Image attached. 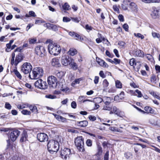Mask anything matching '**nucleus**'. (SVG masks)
Segmentation results:
<instances>
[{
    "instance_id": "obj_59",
    "label": "nucleus",
    "mask_w": 160,
    "mask_h": 160,
    "mask_svg": "<svg viewBox=\"0 0 160 160\" xmlns=\"http://www.w3.org/2000/svg\"><path fill=\"white\" fill-rule=\"evenodd\" d=\"M29 15L31 17H35L36 15L35 13L33 11H31L29 12Z\"/></svg>"
},
{
    "instance_id": "obj_63",
    "label": "nucleus",
    "mask_w": 160,
    "mask_h": 160,
    "mask_svg": "<svg viewBox=\"0 0 160 160\" xmlns=\"http://www.w3.org/2000/svg\"><path fill=\"white\" fill-rule=\"evenodd\" d=\"M118 44L122 47H124L125 46V43L123 41H120L118 42Z\"/></svg>"
},
{
    "instance_id": "obj_49",
    "label": "nucleus",
    "mask_w": 160,
    "mask_h": 160,
    "mask_svg": "<svg viewBox=\"0 0 160 160\" xmlns=\"http://www.w3.org/2000/svg\"><path fill=\"white\" fill-rule=\"evenodd\" d=\"M109 158V151H108L105 153L104 157V160H108Z\"/></svg>"
},
{
    "instance_id": "obj_45",
    "label": "nucleus",
    "mask_w": 160,
    "mask_h": 160,
    "mask_svg": "<svg viewBox=\"0 0 160 160\" xmlns=\"http://www.w3.org/2000/svg\"><path fill=\"white\" fill-rule=\"evenodd\" d=\"M137 93L138 95H137V96L138 98H141L142 96V93L141 92L138 90V89H136L135 90V93Z\"/></svg>"
},
{
    "instance_id": "obj_51",
    "label": "nucleus",
    "mask_w": 160,
    "mask_h": 160,
    "mask_svg": "<svg viewBox=\"0 0 160 160\" xmlns=\"http://www.w3.org/2000/svg\"><path fill=\"white\" fill-rule=\"evenodd\" d=\"M15 56V54L14 52H13L12 54V58L11 60V64L13 65L14 64V59Z\"/></svg>"
},
{
    "instance_id": "obj_31",
    "label": "nucleus",
    "mask_w": 160,
    "mask_h": 160,
    "mask_svg": "<svg viewBox=\"0 0 160 160\" xmlns=\"http://www.w3.org/2000/svg\"><path fill=\"white\" fill-rule=\"evenodd\" d=\"M82 80L81 78H79L75 79L71 83V86L72 87H75L76 84H79L80 82Z\"/></svg>"
},
{
    "instance_id": "obj_22",
    "label": "nucleus",
    "mask_w": 160,
    "mask_h": 160,
    "mask_svg": "<svg viewBox=\"0 0 160 160\" xmlns=\"http://www.w3.org/2000/svg\"><path fill=\"white\" fill-rule=\"evenodd\" d=\"M76 124L78 126L84 127L87 126L88 124V122L86 120H84L80 122H77Z\"/></svg>"
},
{
    "instance_id": "obj_14",
    "label": "nucleus",
    "mask_w": 160,
    "mask_h": 160,
    "mask_svg": "<svg viewBox=\"0 0 160 160\" xmlns=\"http://www.w3.org/2000/svg\"><path fill=\"white\" fill-rule=\"evenodd\" d=\"M69 34L70 36L75 38L76 39L78 40L79 39L81 41L83 40V38L81 37L78 34L73 32H70Z\"/></svg>"
},
{
    "instance_id": "obj_21",
    "label": "nucleus",
    "mask_w": 160,
    "mask_h": 160,
    "mask_svg": "<svg viewBox=\"0 0 160 160\" xmlns=\"http://www.w3.org/2000/svg\"><path fill=\"white\" fill-rule=\"evenodd\" d=\"M97 153L96 154V155L98 156H100L103 150L101 146L99 144H97Z\"/></svg>"
},
{
    "instance_id": "obj_57",
    "label": "nucleus",
    "mask_w": 160,
    "mask_h": 160,
    "mask_svg": "<svg viewBox=\"0 0 160 160\" xmlns=\"http://www.w3.org/2000/svg\"><path fill=\"white\" fill-rule=\"evenodd\" d=\"M121 60L120 59L116 58H115L113 59L114 63H115V64H119Z\"/></svg>"
},
{
    "instance_id": "obj_52",
    "label": "nucleus",
    "mask_w": 160,
    "mask_h": 160,
    "mask_svg": "<svg viewBox=\"0 0 160 160\" xmlns=\"http://www.w3.org/2000/svg\"><path fill=\"white\" fill-rule=\"evenodd\" d=\"M5 108L7 109L10 110L11 109L12 106L8 102H7L5 104Z\"/></svg>"
},
{
    "instance_id": "obj_2",
    "label": "nucleus",
    "mask_w": 160,
    "mask_h": 160,
    "mask_svg": "<svg viewBox=\"0 0 160 160\" xmlns=\"http://www.w3.org/2000/svg\"><path fill=\"white\" fill-rule=\"evenodd\" d=\"M47 147L49 152L50 153L57 152L59 149V143L57 141L51 140L48 142Z\"/></svg>"
},
{
    "instance_id": "obj_34",
    "label": "nucleus",
    "mask_w": 160,
    "mask_h": 160,
    "mask_svg": "<svg viewBox=\"0 0 160 160\" xmlns=\"http://www.w3.org/2000/svg\"><path fill=\"white\" fill-rule=\"evenodd\" d=\"M48 87V85L47 82L45 81H43L41 84V86L40 87V89H45Z\"/></svg>"
},
{
    "instance_id": "obj_17",
    "label": "nucleus",
    "mask_w": 160,
    "mask_h": 160,
    "mask_svg": "<svg viewBox=\"0 0 160 160\" xmlns=\"http://www.w3.org/2000/svg\"><path fill=\"white\" fill-rule=\"evenodd\" d=\"M22 59V55L20 53H19L18 55L16 56L14 64L15 66H17L18 64L21 61Z\"/></svg>"
},
{
    "instance_id": "obj_5",
    "label": "nucleus",
    "mask_w": 160,
    "mask_h": 160,
    "mask_svg": "<svg viewBox=\"0 0 160 160\" xmlns=\"http://www.w3.org/2000/svg\"><path fill=\"white\" fill-rule=\"evenodd\" d=\"M35 53L40 57H44L46 55L45 49L44 47L38 45L35 48Z\"/></svg>"
},
{
    "instance_id": "obj_61",
    "label": "nucleus",
    "mask_w": 160,
    "mask_h": 160,
    "mask_svg": "<svg viewBox=\"0 0 160 160\" xmlns=\"http://www.w3.org/2000/svg\"><path fill=\"white\" fill-rule=\"evenodd\" d=\"M86 98V97L84 96H81L79 97L78 98V100L80 102H81L82 101L83 102V101L84 100V99Z\"/></svg>"
},
{
    "instance_id": "obj_35",
    "label": "nucleus",
    "mask_w": 160,
    "mask_h": 160,
    "mask_svg": "<svg viewBox=\"0 0 160 160\" xmlns=\"http://www.w3.org/2000/svg\"><path fill=\"white\" fill-rule=\"evenodd\" d=\"M94 102L97 103H100L103 101V98L100 97H97L94 98Z\"/></svg>"
},
{
    "instance_id": "obj_30",
    "label": "nucleus",
    "mask_w": 160,
    "mask_h": 160,
    "mask_svg": "<svg viewBox=\"0 0 160 160\" xmlns=\"http://www.w3.org/2000/svg\"><path fill=\"white\" fill-rule=\"evenodd\" d=\"M68 54L71 56H74L77 53V51L74 48H71L68 52Z\"/></svg>"
},
{
    "instance_id": "obj_38",
    "label": "nucleus",
    "mask_w": 160,
    "mask_h": 160,
    "mask_svg": "<svg viewBox=\"0 0 160 160\" xmlns=\"http://www.w3.org/2000/svg\"><path fill=\"white\" fill-rule=\"evenodd\" d=\"M129 64L131 66H133L134 67V65H136V62H135V59L134 58H132L130 59L129 61Z\"/></svg>"
},
{
    "instance_id": "obj_53",
    "label": "nucleus",
    "mask_w": 160,
    "mask_h": 160,
    "mask_svg": "<svg viewBox=\"0 0 160 160\" xmlns=\"http://www.w3.org/2000/svg\"><path fill=\"white\" fill-rule=\"evenodd\" d=\"M88 118L90 121H94L96 120V117L92 115L89 116Z\"/></svg>"
},
{
    "instance_id": "obj_42",
    "label": "nucleus",
    "mask_w": 160,
    "mask_h": 160,
    "mask_svg": "<svg viewBox=\"0 0 160 160\" xmlns=\"http://www.w3.org/2000/svg\"><path fill=\"white\" fill-rule=\"evenodd\" d=\"M22 113L25 115H29L31 113V112L27 110H23L21 111Z\"/></svg>"
},
{
    "instance_id": "obj_43",
    "label": "nucleus",
    "mask_w": 160,
    "mask_h": 160,
    "mask_svg": "<svg viewBox=\"0 0 160 160\" xmlns=\"http://www.w3.org/2000/svg\"><path fill=\"white\" fill-rule=\"evenodd\" d=\"M52 29V30L54 31H56L58 30V27L57 26L53 24H51L50 27L49 29Z\"/></svg>"
},
{
    "instance_id": "obj_25",
    "label": "nucleus",
    "mask_w": 160,
    "mask_h": 160,
    "mask_svg": "<svg viewBox=\"0 0 160 160\" xmlns=\"http://www.w3.org/2000/svg\"><path fill=\"white\" fill-rule=\"evenodd\" d=\"M104 104L106 105H109L111 102V98L109 97H104L103 98V101Z\"/></svg>"
},
{
    "instance_id": "obj_11",
    "label": "nucleus",
    "mask_w": 160,
    "mask_h": 160,
    "mask_svg": "<svg viewBox=\"0 0 160 160\" xmlns=\"http://www.w3.org/2000/svg\"><path fill=\"white\" fill-rule=\"evenodd\" d=\"M37 138L40 142H43L47 140L48 137L44 133H40L38 134Z\"/></svg>"
},
{
    "instance_id": "obj_55",
    "label": "nucleus",
    "mask_w": 160,
    "mask_h": 160,
    "mask_svg": "<svg viewBox=\"0 0 160 160\" xmlns=\"http://www.w3.org/2000/svg\"><path fill=\"white\" fill-rule=\"evenodd\" d=\"M122 27L126 31H128L129 27L128 25L127 24H124L123 25Z\"/></svg>"
},
{
    "instance_id": "obj_9",
    "label": "nucleus",
    "mask_w": 160,
    "mask_h": 160,
    "mask_svg": "<svg viewBox=\"0 0 160 160\" xmlns=\"http://www.w3.org/2000/svg\"><path fill=\"white\" fill-rule=\"evenodd\" d=\"M20 134L19 131L15 129L11 132L10 133L9 138V139L12 142L15 141Z\"/></svg>"
},
{
    "instance_id": "obj_54",
    "label": "nucleus",
    "mask_w": 160,
    "mask_h": 160,
    "mask_svg": "<svg viewBox=\"0 0 160 160\" xmlns=\"http://www.w3.org/2000/svg\"><path fill=\"white\" fill-rule=\"evenodd\" d=\"M46 97L47 98L53 99L56 98V97L55 95H46Z\"/></svg>"
},
{
    "instance_id": "obj_4",
    "label": "nucleus",
    "mask_w": 160,
    "mask_h": 160,
    "mask_svg": "<svg viewBox=\"0 0 160 160\" xmlns=\"http://www.w3.org/2000/svg\"><path fill=\"white\" fill-rule=\"evenodd\" d=\"M74 142L75 146L79 151L83 152L85 151L83 146L84 139L82 137H78L75 138Z\"/></svg>"
},
{
    "instance_id": "obj_24",
    "label": "nucleus",
    "mask_w": 160,
    "mask_h": 160,
    "mask_svg": "<svg viewBox=\"0 0 160 160\" xmlns=\"http://www.w3.org/2000/svg\"><path fill=\"white\" fill-rule=\"evenodd\" d=\"M28 107L32 112L34 113H38L37 108L35 105H30L28 106Z\"/></svg>"
},
{
    "instance_id": "obj_29",
    "label": "nucleus",
    "mask_w": 160,
    "mask_h": 160,
    "mask_svg": "<svg viewBox=\"0 0 160 160\" xmlns=\"http://www.w3.org/2000/svg\"><path fill=\"white\" fill-rule=\"evenodd\" d=\"M144 110L148 113H152L153 112V110L152 108L148 106L145 107L144 108Z\"/></svg>"
},
{
    "instance_id": "obj_7",
    "label": "nucleus",
    "mask_w": 160,
    "mask_h": 160,
    "mask_svg": "<svg viewBox=\"0 0 160 160\" xmlns=\"http://www.w3.org/2000/svg\"><path fill=\"white\" fill-rule=\"evenodd\" d=\"M21 71L25 74L29 73L32 69V66L29 63L25 62L21 66Z\"/></svg>"
},
{
    "instance_id": "obj_46",
    "label": "nucleus",
    "mask_w": 160,
    "mask_h": 160,
    "mask_svg": "<svg viewBox=\"0 0 160 160\" xmlns=\"http://www.w3.org/2000/svg\"><path fill=\"white\" fill-rule=\"evenodd\" d=\"M45 22V21L43 20V19H41L39 20H36L35 24H39L42 23H43Z\"/></svg>"
},
{
    "instance_id": "obj_18",
    "label": "nucleus",
    "mask_w": 160,
    "mask_h": 160,
    "mask_svg": "<svg viewBox=\"0 0 160 160\" xmlns=\"http://www.w3.org/2000/svg\"><path fill=\"white\" fill-rule=\"evenodd\" d=\"M28 136L27 132L25 131H23L21 134V137L20 140L21 142H23L27 140Z\"/></svg>"
},
{
    "instance_id": "obj_8",
    "label": "nucleus",
    "mask_w": 160,
    "mask_h": 160,
    "mask_svg": "<svg viewBox=\"0 0 160 160\" xmlns=\"http://www.w3.org/2000/svg\"><path fill=\"white\" fill-rule=\"evenodd\" d=\"M60 154L62 158L68 159L71 155V151L69 148H64L60 151Z\"/></svg>"
},
{
    "instance_id": "obj_6",
    "label": "nucleus",
    "mask_w": 160,
    "mask_h": 160,
    "mask_svg": "<svg viewBox=\"0 0 160 160\" xmlns=\"http://www.w3.org/2000/svg\"><path fill=\"white\" fill-rule=\"evenodd\" d=\"M47 81L50 87L52 88H56L58 80L55 77L53 76H49L48 78Z\"/></svg>"
},
{
    "instance_id": "obj_44",
    "label": "nucleus",
    "mask_w": 160,
    "mask_h": 160,
    "mask_svg": "<svg viewBox=\"0 0 160 160\" xmlns=\"http://www.w3.org/2000/svg\"><path fill=\"white\" fill-rule=\"evenodd\" d=\"M86 144L88 146L91 147L92 145V141L90 139H88L86 141Z\"/></svg>"
},
{
    "instance_id": "obj_27",
    "label": "nucleus",
    "mask_w": 160,
    "mask_h": 160,
    "mask_svg": "<svg viewBox=\"0 0 160 160\" xmlns=\"http://www.w3.org/2000/svg\"><path fill=\"white\" fill-rule=\"evenodd\" d=\"M62 8L64 10L67 11L71 9V8L68 4L67 3H65L62 5Z\"/></svg>"
},
{
    "instance_id": "obj_33",
    "label": "nucleus",
    "mask_w": 160,
    "mask_h": 160,
    "mask_svg": "<svg viewBox=\"0 0 160 160\" xmlns=\"http://www.w3.org/2000/svg\"><path fill=\"white\" fill-rule=\"evenodd\" d=\"M13 72L16 76L19 79H21L22 76L20 72L17 69H14Z\"/></svg>"
},
{
    "instance_id": "obj_32",
    "label": "nucleus",
    "mask_w": 160,
    "mask_h": 160,
    "mask_svg": "<svg viewBox=\"0 0 160 160\" xmlns=\"http://www.w3.org/2000/svg\"><path fill=\"white\" fill-rule=\"evenodd\" d=\"M115 85L116 88H121L122 87V83L120 81L118 80L115 81Z\"/></svg>"
},
{
    "instance_id": "obj_3",
    "label": "nucleus",
    "mask_w": 160,
    "mask_h": 160,
    "mask_svg": "<svg viewBox=\"0 0 160 160\" xmlns=\"http://www.w3.org/2000/svg\"><path fill=\"white\" fill-rule=\"evenodd\" d=\"M43 75V70L39 67L34 68L31 73H30L29 77L31 79H37L39 78Z\"/></svg>"
},
{
    "instance_id": "obj_39",
    "label": "nucleus",
    "mask_w": 160,
    "mask_h": 160,
    "mask_svg": "<svg viewBox=\"0 0 160 160\" xmlns=\"http://www.w3.org/2000/svg\"><path fill=\"white\" fill-rule=\"evenodd\" d=\"M112 109V107L110 105V104L109 105H106L105 104L103 107V109L105 110H108L109 111L111 110Z\"/></svg>"
},
{
    "instance_id": "obj_20",
    "label": "nucleus",
    "mask_w": 160,
    "mask_h": 160,
    "mask_svg": "<svg viewBox=\"0 0 160 160\" xmlns=\"http://www.w3.org/2000/svg\"><path fill=\"white\" fill-rule=\"evenodd\" d=\"M133 54L136 56L142 57H143L144 56V53L143 51L140 50H137L134 51Z\"/></svg>"
},
{
    "instance_id": "obj_28",
    "label": "nucleus",
    "mask_w": 160,
    "mask_h": 160,
    "mask_svg": "<svg viewBox=\"0 0 160 160\" xmlns=\"http://www.w3.org/2000/svg\"><path fill=\"white\" fill-rule=\"evenodd\" d=\"M43 81L41 79H39L37 80L35 83V86L38 88H40L41 86V84Z\"/></svg>"
},
{
    "instance_id": "obj_12",
    "label": "nucleus",
    "mask_w": 160,
    "mask_h": 160,
    "mask_svg": "<svg viewBox=\"0 0 160 160\" xmlns=\"http://www.w3.org/2000/svg\"><path fill=\"white\" fill-rule=\"evenodd\" d=\"M129 8L132 11L137 13L138 11V8L136 4L133 2H131L129 4Z\"/></svg>"
},
{
    "instance_id": "obj_19",
    "label": "nucleus",
    "mask_w": 160,
    "mask_h": 160,
    "mask_svg": "<svg viewBox=\"0 0 160 160\" xmlns=\"http://www.w3.org/2000/svg\"><path fill=\"white\" fill-rule=\"evenodd\" d=\"M153 11L151 13V15L153 18H156L158 16V10L155 8H153Z\"/></svg>"
},
{
    "instance_id": "obj_23",
    "label": "nucleus",
    "mask_w": 160,
    "mask_h": 160,
    "mask_svg": "<svg viewBox=\"0 0 160 160\" xmlns=\"http://www.w3.org/2000/svg\"><path fill=\"white\" fill-rule=\"evenodd\" d=\"M71 61L69 65H70L71 68L72 69L74 70L77 69L78 68V66L77 64L74 62V59L72 58Z\"/></svg>"
},
{
    "instance_id": "obj_58",
    "label": "nucleus",
    "mask_w": 160,
    "mask_h": 160,
    "mask_svg": "<svg viewBox=\"0 0 160 160\" xmlns=\"http://www.w3.org/2000/svg\"><path fill=\"white\" fill-rule=\"evenodd\" d=\"M119 20L120 22H123L124 21V17L122 15L120 14L118 16Z\"/></svg>"
},
{
    "instance_id": "obj_47",
    "label": "nucleus",
    "mask_w": 160,
    "mask_h": 160,
    "mask_svg": "<svg viewBox=\"0 0 160 160\" xmlns=\"http://www.w3.org/2000/svg\"><path fill=\"white\" fill-rule=\"evenodd\" d=\"M150 93L151 95H152L154 98L158 99H160V97L158 95L154 92H150Z\"/></svg>"
},
{
    "instance_id": "obj_15",
    "label": "nucleus",
    "mask_w": 160,
    "mask_h": 160,
    "mask_svg": "<svg viewBox=\"0 0 160 160\" xmlns=\"http://www.w3.org/2000/svg\"><path fill=\"white\" fill-rule=\"evenodd\" d=\"M51 64L53 66L56 67H58L61 66L59 59L57 58H54L52 59Z\"/></svg>"
},
{
    "instance_id": "obj_41",
    "label": "nucleus",
    "mask_w": 160,
    "mask_h": 160,
    "mask_svg": "<svg viewBox=\"0 0 160 160\" xmlns=\"http://www.w3.org/2000/svg\"><path fill=\"white\" fill-rule=\"evenodd\" d=\"M133 34L135 37L141 38L142 39H143L144 38V36L140 33H134Z\"/></svg>"
},
{
    "instance_id": "obj_50",
    "label": "nucleus",
    "mask_w": 160,
    "mask_h": 160,
    "mask_svg": "<svg viewBox=\"0 0 160 160\" xmlns=\"http://www.w3.org/2000/svg\"><path fill=\"white\" fill-rule=\"evenodd\" d=\"M152 36L154 38H159L160 37V35L159 34L156 32H152Z\"/></svg>"
},
{
    "instance_id": "obj_64",
    "label": "nucleus",
    "mask_w": 160,
    "mask_h": 160,
    "mask_svg": "<svg viewBox=\"0 0 160 160\" xmlns=\"http://www.w3.org/2000/svg\"><path fill=\"white\" fill-rule=\"evenodd\" d=\"M99 75L102 78H104L105 77V75L103 71H101L100 72Z\"/></svg>"
},
{
    "instance_id": "obj_48",
    "label": "nucleus",
    "mask_w": 160,
    "mask_h": 160,
    "mask_svg": "<svg viewBox=\"0 0 160 160\" xmlns=\"http://www.w3.org/2000/svg\"><path fill=\"white\" fill-rule=\"evenodd\" d=\"M132 154L130 152H126L125 154V156L126 157V158L127 159L131 158L132 157Z\"/></svg>"
},
{
    "instance_id": "obj_16",
    "label": "nucleus",
    "mask_w": 160,
    "mask_h": 160,
    "mask_svg": "<svg viewBox=\"0 0 160 160\" xmlns=\"http://www.w3.org/2000/svg\"><path fill=\"white\" fill-rule=\"evenodd\" d=\"M96 61L101 66L104 68H107L108 67V64L103 60L99 58H97Z\"/></svg>"
},
{
    "instance_id": "obj_56",
    "label": "nucleus",
    "mask_w": 160,
    "mask_h": 160,
    "mask_svg": "<svg viewBox=\"0 0 160 160\" xmlns=\"http://www.w3.org/2000/svg\"><path fill=\"white\" fill-rule=\"evenodd\" d=\"M71 106L73 108L75 109L77 107V103L75 101H73L71 104Z\"/></svg>"
},
{
    "instance_id": "obj_1",
    "label": "nucleus",
    "mask_w": 160,
    "mask_h": 160,
    "mask_svg": "<svg viewBox=\"0 0 160 160\" xmlns=\"http://www.w3.org/2000/svg\"><path fill=\"white\" fill-rule=\"evenodd\" d=\"M49 53L55 56L58 55L61 52V48L56 43H50L48 46Z\"/></svg>"
},
{
    "instance_id": "obj_36",
    "label": "nucleus",
    "mask_w": 160,
    "mask_h": 160,
    "mask_svg": "<svg viewBox=\"0 0 160 160\" xmlns=\"http://www.w3.org/2000/svg\"><path fill=\"white\" fill-rule=\"evenodd\" d=\"M103 86L104 89H106L109 85V83L106 79H104L103 82Z\"/></svg>"
},
{
    "instance_id": "obj_40",
    "label": "nucleus",
    "mask_w": 160,
    "mask_h": 160,
    "mask_svg": "<svg viewBox=\"0 0 160 160\" xmlns=\"http://www.w3.org/2000/svg\"><path fill=\"white\" fill-rule=\"evenodd\" d=\"M146 57L147 59L151 62H152L153 60L152 56L150 54H147L146 55Z\"/></svg>"
},
{
    "instance_id": "obj_10",
    "label": "nucleus",
    "mask_w": 160,
    "mask_h": 160,
    "mask_svg": "<svg viewBox=\"0 0 160 160\" xmlns=\"http://www.w3.org/2000/svg\"><path fill=\"white\" fill-rule=\"evenodd\" d=\"M72 58L68 56H64L62 57L61 59L62 64L64 66H67L70 64Z\"/></svg>"
},
{
    "instance_id": "obj_37",
    "label": "nucleus",
    "mask_w": 160,
    "mask_h": 160,
    "mask_svg": "<svg viewBox=\"0 0 160 160\" xmlns=\"http://www.w3.org/2000/svg\"><path fill=\"white\" fill-rule=\"evenodd\" d=\"M28 41L29 44H34L36 42L37 39L36 38H30Z\"/></svg>"
},
{
    "instance_id": "obj_60",
    "label": "nucleus",
    "mask_w": 160,
    "mask_h": 160,
    "mask_svg": "<svg viewBox=\"0 0 160 160\" xmlns=\"http://www.w3.org/2000/svg\"><path fill=\"white\" fill-rule=\"evenodd\" d=\"M106 55L109 58H112L113 57V55L110 53L109 51L107 50L106 52Z\"/></svg>"
},
{
    "instance_id": "obj_62",
    "label": "nucleus",
    "mask_w": 160,
    "mask_h": 160,
    "mask_svg": "<svg viewBox=\"0 0 160 160\" xmlns=\"http://www.w3.org/2000/svg\"><path fill=\"white\" fill-rule=\"evenodd\" d=\"M70 19L68 17H64L63 18V21L64 22H68L70 21Z\"/></svg>"
},
{
    "instance_id": "obj_13",
    "label": "nucleus",
    "mask_w": 160,
    "mask_h": 160,
    "mask_svg": "<svg viewBox=\"0 0 160 160\" xmlns=\"http://www.w3.org/2000/svg\"><path fill=\"white\" fill-rule=\"evenodd\" d=\"M53 115L54 116L55 118L58 121L61 122H67V119L61 116H59L56 113H52Z\"/></svg>"
},
{
    "instance_id": "obj_26",
    "label": "nucleus",
    "mask_w": 160,
    "mask_h": 160,
    "mask_svg": "<svg viewBox=\"0 0 160 160\" xmlns=\"http://www.w3.org/2000/svg\"><path fill=\"white\" fill-rule=\"evenodd\" d=\"M55 74L58 78H61L64 76V73L63 72H59L58 71H56Z\"/></svg>"
}]
</instances>
